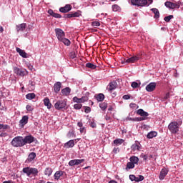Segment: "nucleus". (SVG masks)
Wrapping results in <instances>:
<instances>
[{
    "label": "nucleus",
    "instance_id": "obj_1",
    "mask_svg": "<svg viewBox=\"0 0 183 183\" xmlns=\"http://www.w3.org/2000/svg\"><path fill=\"white\" fill-rule=\"evenodd\" d=\"M11 144L14 148H21L22 147H25L24 143V137L22 136H17L15 137L11 142Z\"/></svg>",
    "mask_w": 183,
    "mask_h": 183
},
{
    "label": "nucleus",
    "instance_id": "obj_2",
    "mask_svg": "<svg viewBox=\"0 0 183 183\" xmlns=\"http://www.w3.org/2000/svg\"><path fill=\"white\" fill-rule=\"evenodd\" d=\"M22 171L27 177H31V175H32V177H36L39 172L38 169L29 167L23 168Z\"/></svg>",
    "mask_w": 183,
    "mask_h": 183
},
{
    "label": "nucleus",
    "instance_id": "obj_3",
    "mask_svg": "<svg viewBox=\"0 0 183 183\" xmlns=\"http://www.w3.org/2000/svg\"><path fill=\"white\" fill-rule=\"evenodd\" d=\"M171 134H177L179 131V124L177 122H172L168 125Z\"/></svg>",
    "mask_w": 183,
    "mask_h": 183
},
{
    "label": "nucleus",
    "instance_id": "obj_4",
    "mask_svg": "<svg viewBox=\"0 0 183 183\" xmlns=\"http://www.w3.org/2000/svg\"><path fill=\"white\" fill-rule=\"evenodd\" d=\"M66 107V100L65 99L58 100L54 104V108L55 109H57V111L64 109V108H65Z\"/></svg>",
    "mask_w": 183,
    "mask_h": 183
},
{
    "label": "nucleus",
    "instance_id": "obj_5",
    "mask_svg": "<svg viewBox=\"0 0 183 183\" xmlns=\"http://www.w3.org/2000/svg\"><path fill=\"white\" fill-rule=\"evenodd\" d=\"M141 59V54H137L136 56H133L127 59H124V61H122V64H134L135 62H138Z\"/></svg>",
    "mask_w": 183,
    "mask_h": 183
},
{
    "label": "nucleus",
    "instance_id": "obj_6",
    "mask_svg": "<svg viewBox=\"0 0 183 183\" xmlns=\"http://www.w3.org/2000/svg\"><path fill=\"white\" fill-rule=\"evenodd\" d=\"M14 74L16 75H18L19 76H26L28 75L29 72L25 69H19L18 67H14L13 69Z\"/></svg>",
    "mask_w": 183,
    "mask_h": 183
},
{
    "label": "nucleus",
    "instance_id": "obj_7",
    "mask_svg": "<svg viewBox=\"0 0 183 183\" xmlns=\"http://www.w3.org/2000/svg\"><path fill=\"white\" fill-rule=\"evenodd\" d=\"M131 4L134 6H147L148 0H131Z\"/></svg>",
    "mask_w": 183,
    "mask_h": 183
},
{
    "label": "nucleus",
    "instance_id": "obj_8",
    "mask_svg": "<svg viewBox=\"0 0 183 183\" xmlns=\"http://www.w3.org/2000/svg\"><path fill=\"white\" fill-rule=\"evenodd\" d=\"M137 115H140V117H139L140 119H143L142 121H147V119H148V117H149V114L144 111V109H139L137 111Z\"/></svg>",
    "mask_w": 183,
    "mask_h": 183
},
{
    "label": "nucleus",
    "instance_id": "obj_9",
    "mask_svg": "<svg viewBox=\"0 0 183 183\" xmlns=\"http://www.w3.org/2000/svg\"><path fill=\"white\" fill-rule=\"evenodd\" d=\"M35 141H36V139L31 134L23 137V142L24 145H26L27 144H32V142H35Z\"/></svg>",
    "mask_w": 183,
    "mask_h": 183
},
{
    "label": "nucleus",
    "instance_id": "obj_10",
    "mask_svg": "<svg viewBox=\"0 0 183 183\" xmlns=\"http://www.w3.org/2000/svg\"><path fill=\"white\" fill-rule=\"evenodd\" d=\"M56 36L57 39L60 41L65 36V32L61 29H55Z\"/></svg>",
    "mask_w": 183,
    "mask_h": 183
},
{
    "label": "nucleus",
    "instance_id": "obj_11",
    "mask_svg": "<svg viewBox=\"0 0 183 183\" xmlns=\"http://www.w3.org/2000/svg\"><path fill=\"white\" fill-rule=\"evenodd\" d=\"M164 5L167 8H169V9H175V8H179V4H177L176 3H172L171 1H166Z\"/></svg>",
    "mask_w": 183,
    "mask_h": 183
},
{
    "label": "nucleus",
    "instance_id": "obj_12",
    "mask_svg": "<svg viewBox=\"0 0 183 183\" xmlns=\"http://www.w3.org/2000/svg\"><path fill=\"white\" fill-rule=\"evenodd\" d=\"M155 88H157V83L152 82L146 86V91H147V92H152L155 91Z\"/></svg>",
    "mask_w": 183,
    "mask_h": 183
},
{
    "label": "nucleus",
    "instance_id": "obj_13",
    "mask_svg": "<svg viewBox=\"0 0 183 183\" xmlns=\"http://www.w3.org/2000/svg\"><path fill=\"white\" fill-rule=\"evenodd\" d=\"M72 9V6L71 4H66L65 6L61 7L59 9V11L61 12L62 14H66L69 12Z\"/></svg>",
    "mask_w": 183,
    "mask_h": 183
},
{
    "label": "nucleus",
    "instance_id": "obj_14",
    "mask_svg": "<svg viewBox=\"0 0 183 183\" xmlns=\"http://www.w3.org/2000/svg\"><path fill=\"white\" fill-rule=\"evenodd\" d=\"M36 158V153L35 152H31L26 160V162H27L28 164H29L30 162H34V161H35V159Z\"/></svg>",
    "mask_w": 183,
    "mask_h": 183
},
{
    "label": "nucleus",
    "instance_id": "obj_15",
    "mask_svg": "<svg viewBox=\"0 0 183 183\" xmlns=\"http://www.w3.org/2000/svg\"><path fill=\"white\" fill-rule=\"evenodd\" d=\"M167 175H168V169H167L166 168H164L161 170L159 178L161 181H162V179H165Z\"/></svg>",
    "mask_w": 183,
    "mask_h": 183
},
{
    "label": "nucleus",
    "instance_id": "obj_16",
    "mask_svg": "<svg viewBox=\"0 0 183 183\" xmlns=\"http://www.w3.org/2000/svg\"><path fill=\"white\" fill-rule=\"evenodd\" d=\"M117 85L118 84L117 83V81L110 82L109 84L107 86L108 91H109L110 92H112L114 89H117Z\"/></svg>",
    "mask_w": 183,
    "mask_h": 183
},
{
    "label": "nucleus",
    "instance_id": "obj_17",
    "mask_svg": "<svg viewBox=\"0 0 183 183\" xmlns=\"http://www.w3.org/2000/svg\"><path fill=\"white\" fill-rule=\"evenodd\" d=\"M16 29L17 32H22V31H25V29H26V24L25 23H22L21 24L16 25Z\"/></svg>",
    "mask_w": 183,
    "mask_h": 183
},
{
    "label": "nucleus",
    "instance_id": "obj_18",
    "mask_svg": "<svg viewBox=\"0 0 183 183\" xmlns=\"http://www.w3.org/2000/svg\"><path fill=\"white\" fill-rule=\"evenodd\" d=\"M16 52L20 55V56H22V58H28V54L25 52V51L19 49V47L16 48Z\"/></svg>",
    "mask_w": 183,
    "mask_h": 183
},
{
    "label": "nucleus",
    "instance_id": "obj_19",
    "mask_svg": "<svg viewBox=\"0 0 183 183\" xmlns=\"http://www.w3.org/2000/svg\"><path fill=\"white\" fill-rule=\"evenodd\" d=\"M48 14H50L51 16H53V18H57L59 19L62 18V16L61 14L54 12L53 9H49Z\"/></svg>",
    "mask_w": 183,
    "mask_h": 183
},
{
    "label": "nucleus",
    "instance_id": "obj_20",
    "mask_svg": "<svg viewBox=\"0 0 183 183\" xmlns=\"http://www.w3.org/2000/svg\"><path fill=\"white\" fill-rule=\"evenodd\" d=\"M28 119H29L28 116H23L21 119L19 121L20 125H21V127H25V125L28 124Z\"/></svg>",
    "mask_w": 183,
    "mask_h": 183
},
{
    "label": "nucleus",
    "instance_id": "obj_21",
    "mask_svg": "<svg viewBox=\"0 0 183 183\" xmlns=\"http://www.w3.org/2000/svg\"><path fill=\"white\" fill-rule=\"evenodd\" d=\"M61 85H62V84H61V82H59V81H57L54 84V92H56V94H58V92H59V91H61Z\"/></svg>",
    "mask_w": 183,
    "mask_h": 183
},
{
    "label": "nucleus",
    "instance_id": "obj_22",
    "mask_svg": "<svg viewBox=\"0 0 183 183\" xmlns=\"http://www.w3.org/2000/svg\"><path fill=\"white\" fill-rule=\"evenodd\" d=\"M74 147H75V142L74 141V139L69 140L64 144V148H74Z\"/></svg>",
    "mask_w": 183,
    "mask_h": 183
},
{
    "label": "nucleus",
    "instance_id": "obj_23",
    "mask_svg": "<svg viewBox=\"0 0 183 183\" xmlns=\"http://www.w3.org/2000/svg\"><path fill=\"white\" fill-rule=\"evenodd\" d=\"M157 135H158V132L155 131H152L147 134V138L148 139H152V138H155V137H157Z\"/></svg>",
    "mask_w": 183,
    "mask_h": 183
},
{
    "label": "nucleus",
    "instance_id": "obj_24",
    "mask_svg": "<svg viewBox=\"0 0 183 183\" xmlns=\"http://www.w3.org/2000/svg\"><path fill=\"white\" fill-rule=\"evenodd\" d=\"M132 150L134 152L135 151H139L141 149V147H139V142H136L134 144H133L131 147Z\"/></svg>",
    "mask_w": 183,
    "mask_h": 183
},
{
    "label": "nucleus",
    "instance_id": "obj_25",
    "mask_svg": "<svg viewBox=\"0 0 183 183\" xmlns=\"http://www.w3.org/2000/svg\"><path fill=\"white\" fill-rule=\"evenodd\" d=\"M64 174H65V172L64 171L56 172V173L54 174V179H56L58 181V179H59V178H61L62 175H64Z\"/></svg>",
    "mask_w": 183,
    "mask_h": 183
},
{
    "label": "nucleus",
    "instance_id": "obj_26",
    "mask_svg": "<svg viewBox=\"0 0 183 183\" xmlns=\"http://www.w3.org/2000/svg\"><path fill=\"white\" fill-rule=\"evenodd\" d=\"M44 104L47 107L48 109H51L52 107V104H51L49 99L47 97L44 99Z\"/></svg>",
    "mask_w": 183,
    "mask_h": 183
},
{
    "label": "nucleus",
    "instance_id": "obj_27",
    "mask_svg": "<svg viewBox=\"0 0 183 183\" xmlns=\"http://www.w3.org/2000/svg\"><path fill=\"white\" fill-rule=\"evenodd\" d=\"M62 95L68 97L71 94V89L69 87H66L61 90Z\"/></svg>",
    "mask_w": 183,
    "mask_h": 183
},
{
    "label": "nucleus",
    "instance_id": "obj_28",
    "mask_svg": "<svg viewBox=\"0 0 183 183\" xmlns=\"http://www.w3.org/2000/svg\"><path fill=\"white\" fill-rule=\"evenodd\" d=\"M52 168L46 167L44 170V175L46 177H51V175H52Z\"/></svg>",
    "mask_w": 183,
    "mask_h": 183
},
{
    "label": "nucleus",
    "instance_id": "obj_29",
    "mask_svg": "<svg viewBox=\"0 0 183 183\" xmlns=\"http://www.w3.org/2000/svg\"><path fill=\"white\" fill-rule=\"evenodd\" d=\"M151 11L154 14V18L156 19H158L159 18V11L157 8H153L151 9Z\"/></svg>",
    "mask_w": 183,
    "mask_h": 183
},
{
    "label": "nucleus",
    "instance_id": "obj_30",
    "mask_svg": "<svg viewBox=\"0 0 183 183\" xmlns=\"http://www.w3.org/2000/svg\"><path fill=\"white\" fill-rule=\"evenodd\" d=\"M97 100L99 102H102V101H104V99H105V96L104 95V94H99L97 97H96Z\"/></svg>",
    "mask_w": 183,
    "mask_h": 183
},
{
    "label": "nucleus",
    "instance_id": "obj_31",
    "mask_svg": "<svg viewBox=\"0 0 183 183\" xmlns=\"http://www.w3.org/2000/svg\"><path fill=\"white\" fill-rule=\"evenodd\" d=\"M60 42H63L66 46H69V45H71V41L65 37L61 39Z\"/></svg>",
    "mask_w": 183,
    "mask_h": 183
},
{
    "label": "nucleus",
    "instance_id": "obj_32",
    "mask_svg": "<svg viewBox=\"0 0 183 183\" xmlns=\"http://www.w3.org/2000/svg\"><path fill=\"white\" fill-rule=\"evenodd\" d=\"M114 145H122V144H124V139H116L115 140H114Z\"/></svg>",
    "mask_w": 183,
    "mask_h": 183
},
{
    "label": "nucleus",
    "instance_id": "obj_33",
    "mask_svg": "<svg viewBox=\"0 0 183 183\" xmlns=\"http://www.w3.org/2000/svg\"><path fill=\"white\" fill-rule=\"evenodd\" d=\"M81 16V14H79V11H76V12H71L70 13V18H79Z\"/></svg>",
    "mask_w": 183,
    "mask_h": 183
},
{
    "label": "nucleus",
    "instance_id": "obj_34",
    "mask_svg": "<svg viewBox=\"0 0 183 183\" xmlns=\"http://www.w3.org/2000/svg\"><path fill=\"white\" fill-rule=\"evenodd\" d=\"M89 98V93H86L85 96H83L81 98H80L81 102H86Z\"/></svg>",
    "mask_w": 183,
    "mask_h": 183
},
{
    "label": "nucleus",
    "instance_id": "obj_35",
    "mask_svg": "<svg viewBox=\"0 0 183 183\" xmlns=\"http://www.w3.org/2000/svg\"><path fill=\"white\" fill-rule=\"evenodd\" d=\"M135 168V164L134 163H132V162H127V167H126V169L128 170V169H132Z\"/></svg>",
    "mask_w": 183,
    "mask_h": 183
},
{
    "label": "nucleus",
    "instance_id": "obj_36",
    "mask_svg": "<svg viewBox=\"0 0 183 183\" xmlns=\"http://www.w3.org/2000/svg\"><path fill=\"white\" fill-rule=\"evenodd\" d=\"M139 161V159L135 156L130 157V162H132L135 165V164H138V162Z\"/></svg>",
    "mask_w": 183,
    "mask_h": 183
},
{
    "label": "nucleus",
    "instance_id": "obj_37",
    "mask_svg": "<svg viewBox=\"0 0 183 183\" xmlns=\"http://www.w3.org/2000/svg\"><path fill=\"white\" fill-rule=\"evenodd\" d=\"M35 97H36V95L34 93H29L26 95V99L29 100L35 99Z\"/></svg>",
    "mask_w": 183,
    "mask_h": 183
},
{
    "label": "nucleus",
    "instance_id": "obj_38",
    "mask_svg": "<svg viewBox=\"0 0 183 183\" xmlns=\"http://www.w3.org/2000/svg\"><path fill=\"white\" fill-rule=\"evenodd\" d=\"M99 107L101 109H102V111H105L107 108H108V104L106 102L101 103L99 104Z\"/></svg>",
    "mask_w": 183,
    "mask_h": 183
},
{
    "label": "nucleus",
    "instance_id": "obj_39",
    "mask_svg": "<svg viewBox=\"0 0 183 183\" xmlns=\"http://www.w3.org/2000/svg\"><path fill=\"white\" fill-rule=\"evenodd\" d=\"M86 66V68H90V69H95L97 68V66L92 63H87Z\"/></svg>",
    "mask_w": 183,
    "mask_h": 183
},
{
    "label": "nucleus",
    "instance_id": "obj_40",
    "mask_svg": "<svg viewBox=\"0 0 183 183\" xmlns=\"http://www.w3.org/2000/svg\"><path fill=\"white\" fill-rule=\"evenodd\" d=\"M119 9H120V7L117 4H114L112 6V11L114 12H117V11H119Z\"/></svg>",
    "mask_w": 183,
    "mask_h": 183
},
{
    "label": "nucleus",
    "instance_id": "obj_41",
    "mask_svg": "<svg viewBox=\"0 0 183 183\" xmlns=\"http://www.w3.org/2000/svg\"><path fill=\"white\" fill-rule=\"evenodd\" d=\"M69 165L70 167H74V166H75V165H77V164H76V159L70 160V161L69 162Z\"/></svg>",
    "mask_w": 183,
    "mask_h": 183
},
{
    "label": "nucleus",
    "instance_id": "obj_42",
    "mask_svg": "<svg viewBox=\"0 0 183 183\" xmlns=\"http://www.w3.org/2000/svg\"><path fill=\"white\" fill-rule=\"evenodd\" d=\"M142 119H141V118H139V117L130 118L129 119L130 121H133L134 122H139L142 121Z\"/></svg>",
    "mask_w": 183,
    "mask_h": 183
},
{
    "label": "nucleus",
    "instance_id": "obj_43",
    "mask_svg": "<svg viewBox=\"0 0 183 183\" xmlns=\"http://www.w3.org/2000/svg\"><path fill=\"white\" fill-rule=\"evenodd\" d=\"M172 18H174V16L169 15V16L164 17V20L165 21V22H169V21H171V19H172Z\"/></svg>",
    "mask_w": 183,
    "mask_h": 183
},
{
    "label": "nucleus",
    "instance_id": "obj_44",
    "mask_svg": "<svg viewBox=\"0 0 183 183\" xmlns=\"http://www.w3.org/2000/svg\"><path fill=\"white\" fill-rule=\"evenodd\" d=\"M74 109H81L82 108V104L77 103L74 105Z\"/></svg>",
    "mask_w": 183,
    "mask_h": 183
},
{
    "label": "nucleus",
    "instance_id": "obj_45",
    "mask_svg": "<svg viewBox=\"0 0 183 183\" xmlns=\"http://www.w3.org/2000/svg\"><path fill=\"white\" fill-rule=\"evenodd\" d=\"M26 109L29 111V112L34 111V107L29 104H27L26 107Z\"/></svg>",
    "mask_w": 183,
    "mask_h": 183
},
{
    "label": "nucleus",
    "instance_id": "obj_46",
    "mask_svg": "<svg viewBox=\"0 0 183 183\" xmlns=\"http://www.w3.org/2000/svg\"><path fill=\"white\" fill-rule=\"evenodd\" d=\"M101 23L99 21H93L92 22V26H100Z\"/></svg>",
    "mask_w": 183,
    "mask_h": 183
},
{
    "label": "nucleus",
    "instance_id": "obj_47",
    "mask_svg": "<svg viewBox=\"0 0 183 183\" xmlns=\"http://www.w3.org/2000/svg\"><path fill=\"white\" fill-rule=\"evenodd\" d=\"M73 101H74V102H77L78 104H81V98L79 99V98H78V97H74V98H73Z\"/></svg>",
    "mask_w": 183,
    "mask_h": 183
},
{
    "label": "nucleus",
    "instance_id": "obj_48",
    "mask_svg": "<svg viewBox=\"0 0 183 183\" xmlns=\"http://www.w3.org/2000/svg\"><path fill=\"white\" fill-rule=\"evenodd\" d=\"M69 56L71 59H74V58H76V54L74 51H72L69 54Z\"/></svg>",
    "mask_w": 183,
    "mask_h": 183
},
{
    "label": "nucleus",
    "instance_id": "obj_49",
    "mask_svg": "<svg viewBox=\"0 0 183 183\" xmlns=\"http://www.w3.org/2000/svg\"><path fill=\"white\" fill-rule=\"evenodd\" d=\"M9 126H8L7 124H0V130L1 129H8Z\"/></svg>",
    "mask_w": 183,
    "mask_h": 183
},
{
    "label": "nucleus",
    "instance_id": "obj_50",
    "mask_svg": "<svg viewBox=\"0 0 183 183\" xmlns=\"http://www.w3.org/2000/svg\"><path fill=\"white\" fill-rule=\"evenodd\" d=\"M82 162H85V159H76V165H79V164H82Z\"/></svg>",
    "mask_w": 183,
    "mask_h": 183
},
{
    "label": "nucleus",
    "instance_id": "obj_51",
    "mask_svg": "<svg viewBox=\"0 0 183 183\" xmlns=\"http://www.w3.org/2000/svg\"><path fill=\"white\" fill-rule=\"evenodd\" d=\"M139 85L138 84V83L137 81H133L132 83V87L133 88H139Z\"/></svg>",
    "mask_w": 183,
    "mask_h": 183
},
{
    "label": "nucleus",
    "instance_id": "obj_52",
    "mask_svg": "<svg viewBox=\"0 0 183 183\" xmlns=\"http://www.w3.org/2000/svg\"><path fill=\"white\" fill-rule=\"evenodd\" d=\"M85 109H84V112L86 114H89V112H91V107H84Z\"/></svg>",
    "mask_w": 183,
    "mask_h": 183
},
{
    "label": "nucleus",
    "instance_id": "obj_53",
    "mask_svg": "<svg viewBox=\"0 0 183 183\" xmlns=\"http://www.w3.org/2000/svg\"><path fill=\"white\" fill-rule=\"evenodd\" d=\"M129 107H130V108H137H137H139V107L137 106V104H135V103H131L129 104Z\"/></svg>",
    "mask_w": 183,
    "mask_h": 183
},
{
    "label": "nucleus",
    "instance_id": "obj_54",
    "mask_svg": "<svg viewBox=\"0 0 183 183\" xmlns=\"http://www.w3.org/2000/svg\"><path fill=\"white\" fill-rule=\"evenodd\" d=\"M90 127L92 128H97V124H95L94 122H91Z\"/></svg>",
    "mask_w": 183,
    "mask_h": 183
},
{
    "label": "nucleus",
    "instance_id": "obj_55",
    "mask_svg": "<svg viewBox=\"0 0 183 183\" xmlns=\"http://www.w3.org/2000/svg\"><path fill=\"white\" fill-rule=\"evenodd\" d=\"M0 137L1 138H5L6 137H8V133H1Z\"/></svg>",
    "mask_w": 183,
    "mask_h": 183
},
{
    "label": "nucleus",
    "instance_id": "obj_56",
    "mask_svg": "<svg viewBox=\"0 0 183 183\" xmlns=\"http://www.w3.org/2000/svg\"><path fill=\"white\" fill-rule=\"evenodd\" d=\"M113 152L114 154H118V152H119V148L114 147L113 149Z\"/></svg>",
    "mask_w": 183,
    "mask_h": 183
},
{
    "label": "nucleus",
    "instance_id": "obj_57",
    "mask_svg": "<svg viewBox=\"0 0 183 183\" xmlns=\"http://www.w3.org/2000/svg\"><path fill=\"white\" fill-rule=\"evenodd\" d=\"M129 179L132 180V181H135V175L130 174L129 175Z\"/></svg>",
    "mask_w": 183,
    "mask_h": 183
},
{
    "label": "nucleus",
    "instance_id": "obj_58",
    "mask_svg": "<svg viewBox=\"0 0 183 183\" xmlns=\"http://www.w3.org/2000/svg\"><path fill=\"white\" fill-rule=\"evenodd\" d=\"M130 98H131V96L128 94L123 96V99H130Z\"/></svg>",
    "mask_w": 183,
    "mask_h": 183
},
{
    "label": "nucleus",
    "instance_id": "obj_59",
    "mask_svg": "<svg viewBox=\"0 0 183 183\" xmlns=\"http://www.w3.org/2000/svg\"><path fill=\"white\" fill-rule=\"evenodd\" d=\"M29 85L31 86H35V81H33L32 80H30L29 82Z\"/></svg>",
    "mask_w": 183,
    "mask_h": 183
},
{
    "label": "nucleus",
    "instance_id": "obj_60",
    "mask_svg": "<svg viewBox=\"0 0 183 183\" xmlns=\"http://www.w3.org/2000/svg\"><path fill=\"white\" fill-rule=\"evenodd\" d=\"M144 179H145V177H144V176H142V175L139 176V181H144Z\"/></svg>",
    "mask_w": 183,
    "mask_h": 183
},
{
    "label": "nucleus",
    "instance_id": "obj_61",
    "mask_svg": "<svg viewBox=\"0 0 183 183\" xmlns=\"http://www.w3.org/2000/svg\"><path fill=\"white\" fill-rule=\"evenodd\" d=\"M80 132H81V134H84V132H85V127H81Z\"/></svg>",
    "mask_w": 183,
    "mask_h": 183
},
{
    "label": "nucleus",
    "instance_id": "obj_62",
    "mask_svg": "<svg viewBox=\"0 0 183 183\" xmlns=\"http://www.w3.org/2000/svg\"><path fill=\"white\" fill-rule=\"evenodd\" d=\"M169 98V93H167L164 97V99H168Z\"/></svg>",
    "mask_w": 183,
    "mask_h": 183
},
{
    "label": "nucleus",
    "instance_id": "obj_63",
    "mask_svg": "<svg viewBox=\"0 0 183 183\" xmlns=\"http://www.w3.org/2000/svg\"><path fill=\"white\" fill-rule=\"evenodd\" d=\"M106 121H111V117L106 115Z\"/></svg>",
    "mask_w": 183,
    "mask_h": 183
},
{
    "label": "nucleus",
    "instance_id": "obj_64",
    "mask_svg": "<svg viewBox=\"0 0 183 183\" xmlns=\"http://www.w3.org/2000/svg\"><path fill=\"white\" fill-rule=\"evenodd\" d=\"M109 183H118V182L115 180H111L109 182Z\"/></svg>",
    "mask_w": 183,
    "mask_h": 183
}]
</instances>
